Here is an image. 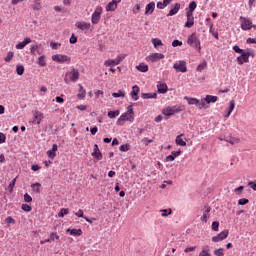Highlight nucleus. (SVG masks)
Returning <instances> with one entry per match:
<instances>
[{"mask_svg":"<svg viewBox=\"0 0 256 256\" xmlns=\"http://www.w3.org/2000/svg\"><path fill=\"white\" fill-rule=\"evenodd\" d=\"M126 121H128L129 123H133V121H135V111L133 110V105H129L126 112L120 115L116 122V125L123 127Z\"/></svg>","mask_w":256,"mask_h":256,"instance_id":"1","label":"nucleus"},{"mask_svg":"<svg viewBox=\"0 0 256 256\" xmlns=\"http://www.w3.org/2000/svg\"><path fill=\"white\" fill-rule=\"evenodd\" d=\"M65 83H77L79 81V70L72 68L71 71L67 72L64 77Z\"/></svg>","mask_w":256,"mask_h":256,"instance_id":"2","label":"nucleus"},{"mask_svg":"<svg viewBox=\"0 0 256 256\" xmlns=\"http://www.w3.org/2000/svg\"><path fill=\"white\" fill-rule=\"evenodd\" d=\"M101 15H103V7L96 6L94 12L91 15L92 25H99V22L101 21Z\"/></svg>","mask_w":256,"mask_h":256,"instance_id":"3","label":"nucleus"},{"mask_svg":"<svg viewBox=\"0 0 256 256\" xmlns=\"http://www.w3.org/2000/svg\"><path fill=\"white\" fill-rule=\"evenodd\" d=\"M185 108L182 106H168L162 110V113L166 117H171V115H175V113H180V111H184Z\"/></svg>","mask_w":256,"mask_h":256,"instance_id":"4","label":"nucleus"},{"mask_svg":"<svg viewBox=\"0 0 256 256\" xmlns=\"http://www.w3.org/2000/svg\"><path fill=\"white\" fill-rule=\"evenodd\" d=\"M188 45L191 47H195L197 51H201V41L199 40V37H197V34H192L187 39Z\"/></svg>","mask_w":256,"mask_h":256,"instance_id":"5","label":"nucleus"},{"mask_svg":"<svg viewBox=\"0 0 256 256\" xmlns=\"http://www.w3.org/2000/svg\"><path fill=\"white\" fill-rule=\"evenodd\" d=\"M125 54H120L114 60H106L104 62L105 67H115V65H119L123 59H125Z\"/></svg>","mask_w":256,"mask_h":256,"instance_id":"6","label":"nucleus"},{"mask_svg":"<svg viewBox=\"0 0 256 256\" xmlns=\"http://www.w3.org/2000/svg\"><path fill=\"white\" fill-rule=\"evenodd\" d=\"M52 61H55L56 63H71V58L67 55L63 54H55L51 57Z\"/></svg>","mask_w":256,"mask_h":256,"instance_id":"7","label":"nucleus"},{"mask_svg":"<svg viewBox=\"0 0 256 256\" xmlns=\"http://www.w3.org/2000/svg\"><path fill=\"white\" fill-rule=\"evenodd\" d=\"M240 21H241V29L243 31H249L250 29H253V22L251 21V19L241 16Z\"/></svg>","mask_w":256,"mask_h":256,"instance_id":"8","label":"nucleus"},{"mask_svg":"<svg viewBox=\"0 0 256 256\" xmlns=\"http://www.w3.org/2000/svg\"><path fill=\"white\" fill-rule=\"evenodd\" d=\"M161 59H165V55L162 53H150L146 57V61H148V63H157V61H161Z\"/></svg>","mask_w":256,"mask_h":256,"instance_id":"9","label":"nucleus"},{"mask_svg":"<svg viewBox=\"0 0 256 256\" xmlns=\"http://www.w3.org/2000/svg\"><path fill=\"white\" fill-rule=\"evenodd\" d=\"M251 55V51L247 49L244 53L236 58L238 65H243V63H249V56Z\"/></svg>","mask_w":256,"mask_h":256,"instance_id":"10","label":"nucleus"},{"mask_svg":"<svg viewBox=\"0 0 256 256\" xmlns=\"http://www.w3.org/2000/svg\"><path fill=\"white\" fill-rule=\"evenodd\" d=\"M229 237V230H224L218 235L212 237L213 243H219V241H225Z\"/></svg>","mask_w":256,"mask_h":256,"instance_id":"11","label":"nucleus"},{"mask_svg":"<svg viewBox=\"0 0 256 256\" xmlns=\"http://www.w3.org/2000/svg\"><path fill=\"white\" fill-rule=\"evenodd\" d=\"M173 69L180 71V73H187V62L183 60L176 62L173 65Z\"/></svg>","mask_w":256,"mask_h":256,"instance_id":"12","label":"nucleus"},{"mask_svg":"<svg viewBox=\"0 0 256 256\" xmlns=\"http://www.w3.org/2000/svg\"><path fill=\"white\" fill-rule=\"evenodd\" d=\"M43 119H45V115H43V112H40V111L33 112L32 123L34 125H40L41 121H43Z\"/></svg>","mask_w":256,"mask_h":256,"instance_id":"13","label":"nucleus"},{"mask_svg":"<svg viewBox=\"0 0 256 256\" xmlns=\"http://www.w3.org/2000/svg\"><path fill=\"white\" fill-rule=\"evenodd\" d=\"M75 27H77V29H80V31H89L91 30V23L85 21H77L75 23Z\"/></svg>","mask_w":256,"mask_h":256,"instance_id":"14","label":"nucleus"},{"mask_svg":"<svg viewBox=\"0 0 256 256\" xmlns=\"http://www.w3.org/2000/svg\"><path fill=\"white\" fill-rule=\"evenodd\" d=\"M180 9H181L180 3L172 4L169 10V13L167 14V17H173V15H177Z\"/></svg>","mask_w":256,"mask_h":256,"instance_id":"15","label":"nucleus"},{"mask_svg":"<svg viewBox=\"0 0 256 256\" xmlns=\"http://www.w3.org/2000/svg\"><path fill=\"white\" fill-rule=\"evenodd\" d=\"M119 3H121V0H112L110 1L106 7H105V10L107 12L109 11H115L117 9V5H119Z\"/></svg>","mask_w":256,"mask_h":256,"instance_id":"16","label":"nucleus"},{"mask_svg":"<svg viewBox=\"0 0 256 256\" xmlns=\"http://www.w3.org/2000/svg\"><path fill=\"white\" fill-rule=\"evenodd\" d=\"M91 155L94 159H97V161H101L103 159V154L101 153V150H99V145H94V150Z\"/></svg>","mask_w":256,"mask_h":256,"instance_id":"17","label":"nucleus"},{"mask_svg":"<svg viewBox=\"0 0 256 256\" xmlns=\"http://www.w3.org/2000/svg\"><path fill=\"white\" fill-rule=\"evenodd\" d=\"M187 21L185 22L184 27H187V29H191L195 25V17L193 14H186Z\"/></svg>","mask_w":256,"mask_h":256,"instance_id":"18","label":"nucleus"},{"mask_svg":"<svg viewBox=\"0 0 256 256\" xmlns=\"http://www.w3.org/2000/svg\"><path fill=\"white\" fill-rule=\"evenodd\" d=\"M139 86L134 85L132 87V91L130 92V96L134 101H139Z\"/></svg>","mask_w":256,"mask_h":256,"instance_id":"19","label":"nucleus"},{"mask_svg":"<svg viewBox=\"0 0 256 256\" xmlns=\"http://www.w3.org/2000/svg\"><path fill=\"white\" fill-rule=\"evenodd\" d=\"M29 43H31V38L26 37V38H24V40L22 42H19L16 45V49H18V50L25 49V47H27V45H29Z\"/></svg>","mask_w":256,"mask_h":256,"instance_id":"20","label":"nucleus"},{"mask_svg":"<svg viewBox=\"0 0 256 256\" xmlns=\"http://www.w3.org/2000/svg\"><path fill=\"white\" fill-rule=\"evenodd\" d=\"M57 149H58L57 144H53L52 149L47 151V155L49 159H55V157H57Z\"/></svg>","mask_w":256,"mask_h":256,"instance_id":"21","label":"nucleus"},{"mask_svg":"<svg viewBox=\"0 0 256 256\" xmlns=\"http://www.w3.org/2000/svg\"><path fill=\"white\" fill-rule=\"evenodd\" d=\"M157 89H158V93H161L162 95H165V93H167L168 91L167 84L163 82L157 83Z\"/></svg>","mask_w":256,"mask_h":256,"instance_id":"22","label":"nucleus"},{"mask_svg":"<svg viewBox=\"0 0 256 256\" xmlns=\"http://www.w3.org/2000/svg\"><path fill=\"white\" fill-rule=\"evenodd\" d=\"M153 11H155V2H150L145 7V15H153Z\"/></svg>","mask_w":256,"mask_h":256,"instance_id":"23","label":"nucleus"},{"mask_svg":"<svg viewBox=\"0 0 256 256\" xmlns=\"http://www.w3.org/2000/svg\"><path fill=\"white\" fill-rule=\"evenodd\" d=\"M67 233H70L72 237H81L83 235V230L81 229H67Z\"/></svg>","mask_w":256,"mask_h":256,"instance_id":"24","label":"nucleus"},{"mask_svg":"<svg viewBox=\"0 0 256 256\" xmlns=\"http://www.w3.org/2000/svg\"><path fill=\"white\" fill-rule=\"evenodd\" d=\"M175 143H176V145H179L180 147L187 146V142L185 140H183V134L176 136Z\"/></svg>","mask_w":256,"mask_h":256,"instance_id":"25","label":"nucleus"},{"mask_svg":"<svg viewBox=\"0 0 256 256\" xmlns=\"http://www.w3.org/2000/svg\"><path fill=\"white\" fill-rule=\"evenodd\" d=\"M234 109H235V100H231L229 103L228 112L226 114H224V117L226 119H229V117L231 116V113H233Z\"/></svg>","mask_w":256,"mask_h":256,"instance_id":"26","label":"nucleus"},{"mask_svg":"<svg viewBox=\"0 0 256 256\" xmlns=\"http://www.w3.org/2000/svg\"><path fill=\"white\" fill-rule=\"evenodd\" d=\"M179 155H181V150L173 151V152H171V155H168L166 157V161H175V159H177V157H179Z\"/></svg>","mask_w":256,"mask_h":256,"instance_id":"27","label":"nucleus"},{"mask_svg":"<svg viewBox=\"0 0 256 256\" xmlns=\"http://www.w3.org/2000/svg\"><path fill=\"white\" fill-rule=\"evenodd\" d=\"M173 0H163L162 2H157V9H165L168 5H171Z\"/></svg>","mask_w":256,"mask_h":256,"instance_id":"28","label":"nucleus"},{"mask_svg":"<svg viewBox=\"0 0 256 256\" xmlns=\"http://www.w3.org/2000/svg\"><path fill=\"white\" fill-rule=\"evenodd\" d=\"M40 48L41 45L39 44L32 45L30 48L31 55H41V51H39Z\"/></svg>","mask_w":256,"mask_h":256,"instance_id":"29","label":"nucleus"},{"mask_svg":"<svg viewBox=\"0 0 256 256\" xmlns=\"http://www.w3.org/2000/svg\"><path fill=\"white\" fill-rule=\"evenodd\" d=\"M137 71H140V73H147L149 71V65L145 63H140L138 66H136Z\"/></svg>","mask_w":256,"mask_h":256,"instance_id":"30","label":"nucleus"},{"mask_svg":"<svg viewBox=\"0 0 256 256\" xmlns=\"http://www.w3.org/2000/svg\"><path fill=\"white\" fill-rule=\"evenodd\" d=\"M184 100L187 101L188 105H198L199 99L185 96Z\"/></svg>","mask_w":256,"mask_h":256,"instance_id":"31","label":"nucleus"},{"mask_svg":"<svg viewBox=\"0 0 256 256\" xmlns=\"http://www.w3.org/2000/svg\"><path fill=\"white\" fill-rule=\"evenodd\" d=\"M86 95L87 92L85 91V88H83V85L79 84V93L77 94L78 99H85Z\"/></svg>","mask_w":256,"mask_h":256,"instance_id":"32","label":"nucleus"},{"mask_svg":"<svg viewBox=\"0 0 256 256\" xmlns=\"http://www.w3.org/2000/svg\"><path fill=\"white\" fill-rule=\"evenodd\" d=\"M151 43L154 45V48L157 49L158 47H163V41L159 38H152Z\"/></svg>","mask_w":256,"mask_h":256,"instance_id":"33","label":"nucleus"},{"mask_svg":"<svg viewBox=\"0 0 256 256\" xmlns=\"http://www.w3.org/2000/svg\"><path fill=\"white\" fill-rule=\"evenodd\" d=\"M217 96H213V95H206V97L204 98V101H206V103H217Z\"/></svg>","mask_w":256,"mask_h":256,"instance_id":"34","label":"nucleus"},{"mask_svg":"<svg viewBox=\"0 0 256 256\" xmlns=\"http://www.w3.org/2000/svg\"><path fill=\"white\" fill-rule=\"evenodd\" d=\"M195 9H197V2L195 1L190 2L189 10L186 12V14L193 15V11H195Z\"/></svg>","mask_w":256,"mask_h":256,"instance_id":"35","label":"nucleus"},{"mask_svg":"<svg viewBox=\"0 0 256 256\" xmlns=\"http://www.w3.org/2000/svg\"><path fill=\"white\" fill-rule=\"evenodd\" d=\"M36 63L39 65V67H46L47 61L45 60V55L40 56Z\"/></svg>","mask_w":256,"mask_h":256,"instance_id":"36","label":"nucleus"},{"mask_svg":"<svg viewBox=\"0 0 256 256\" xmlns=\"http://www.w3.org/2000/svg\"><path fill=\"white\" fill-rule=\"evenodd\" d=\"M142 99H157V93H142Z\"/></svg>","mask_w":256,"mask_h":256,"instance_id":"37","label":"nucleus"},{"mask_svg":"<svg viewBox=\"0 0 256 256\" xmlns=\"http://www.w3.org/2000/svg\"><path fill=\"white\" fill-rule=\"evenodd\" d=\"M210 212H211V208H207L201 217V221H204V223H207V221H209V213Z\"/></svg>","mask_w":256,"mask_h":256,"instance_id":"38","label":"nucleus"},{"mask_svg":"<svg viewBox=\"0 0 256 256\" xmlns=\"http://www.w3.org/2000/svg\"><path fill=\"white\" fill-rule=\"evenodd\" d=\"M125 95H126L125 90H118V92L112 93V97H114L115 99H118V97L124 98Z\"/></svg>","mask_w":256,"mask_h":256,"instance_id":"39","label":"nucleus"},{"mask_svg":"<svg viewBox=\"0 0 256 256\" xmlns=\"http://www.w3.org/2000/svg\"><path fill=\"white\" fill-rule=\"evenodd\" d=\"M120 113L121 111L115 110V111H109L107 115L109 119H115V117H119Z\"/></svg>","mask_w":256,"mask_h":256,"instance_id":"40","label":"nucleus"},{"mask_svg":"<svg viewBox=\"0 0 256 256\" xmlns=\"http://www.w3.org/2000/svg\"><path fill=\"white\" fill-rule=\"evenodd\" d=\"M31 189H32L33 193H40L41 184H39V183L32 184Z\"/></svg>","mask_w":256,"mask_h":256,"instance_id":"41","label":"nucleus"},{"mask_svg":"<svg viewBox=\"0 0 256 256\" xmlns=\"http://www.w3.org/2000/svg\"><path fill=\"white\" fill-rule=\"evenodd\" d=\"M16 73L17 75H23V73H25V66L18 64L16 66Z\"/></svg>","mask_w":256,"mask_h":256,"instance_id":"42","label":"nucleus"},{"mask_svg":"<svg viewBox=\"0 0 256 256\" xmlns=\"http://www.w3.org/2000/svg\"><path fill=\"white\" fill-rule=\"evenodd\" d=\"M65 215H69V209L68 208L60 209L57 217H65Z\"/></svg>","mask_w":256,"mask_h":256,"instance_id":"43","label":"nucleus"},{"mask_svg":"<svg viewBox=\"0 0 256 256\" xmlns=\"http://www.w3.org/2000/svg\"><path fill=\"white\" fill-rule=\"evenodd\" d=\"M209 27H210L209 32L211 33V35H213L215 39H219V33L213 30V24H210Z\"/></svg>","mask_w":256,"mask_h":256,"instance_id":"44","label":"nucleus"},{"mask_svg":"<svg viewBox=\"0 0 256 256\" xmlns=\"http://www.w3.org/2000/svg\"><path fill=\"white\" fill-rule=\"evenodd\" d=\"M160 212L162 217H169V215H171L172 213L171 209H162L160 210Z\"/></svg>","mask_w":256,"mask_h":256,"instance_id":"45","label":"nucleus"},{"mask_svg":"<svg viewBox=\"0 0 256 256\" xmlns=\"http://www.w3.org/2000/svg\"><path fill=\"white\" fill-rule=\"evenodd\" d=\"M14 55L15 54L13 52H8L7 56L4 58V61H6V63H10V61L13 59Z\"/></svg>","mask_w":256,"mask_h":256,"instance_id":"46","label":"nucleus"},{"mask_svg":"<svg viewBox=\"0 0 256 256\" xmlns=\"http://www.w3.org/2000/svg\"><path fill=\"white\" fill-rule=\"evenodd\" d=\"M205 67H207V62H202L200 65L197 66L196 71L201 73V71H203V69H205Z\"/></svg>","mask_w":256,"mask_h":256,"instance_id":"47","label":"nucleus"},{"mask_svg":"<svg viewBox=\"0 0 256 256\" xmlns=\"http://www.w3.org/2000/svg\"><path fill=\"white\" fill-rule=\"evenodd\" d=\"M129 149H131L129 144H124V145L120 146V151H122V153H127V151H129Z\"/></svg>","mask_w":256,"mask_h":256,"instance_id":"48","label":"nucleus"},{"mask_svg":"<svg viewBox=\"0 0 256 256\" xmlns=\"http://www.w3.org/2000/svg\"><path fill=\"white\" fill-rule=\"evenodd\" d=\"M5 222L8 224V227L10 225H15V219H13V217L11 216H8L6 219H5Z\"/></svg>","mask_w":256,"mask_h":256,"instance_id":"49","label":"nucleus"},{"mask_svg":"<svg viewBox=\"0 0 256 256\" xmlns=\"http://www.w3.org/2000/svg\"><path fill=\"white\" fill-rule=\"evenodd\" d=\"M22 211H26V213H29L31 211V206L29 204H22L21 206Z\"/></svg>","mask_w":256,"mask_h":256,"instance_id":"50","label":"nucleus"},{"mask_svg":"<svg viewBox=\"0 0 256 256\" xmlns=\"http://www.w3.org/2000/svg\"><path fill=\"white\" fill-rule=\"evenodd\" d=\"M233 51H235V53H240V55L241 54H243L246 50H243V49H241V48H239V46H233Z\"/></svg>","mask_w":256,"mask_h":256,"instance_id":"51","label":"nucleus"},{"mask_svg":"<svg viewBox=\"0 0 256 256\" xmlns=\"http://www.w3.org/2000/svg\"><path fill=\"white\" fill-rule=\"evenodd\" d=\"M33 9L34 11H41V2H34Z\"/></svg>","mask_w":256,"mask_h":256,"instance_id":"52","label":"nucleus"},{"mask_svg":"<svg viewBox=\"0 0 256 256\" xmlns=\"http://www.w3.org/2000/svg\"><path fill=\"white\" fill-rule=\"evenodd\" d=\"M50 47H51V49L57 50V49H59V47H61V44H59L57 42H51Z\"/></svg>","mask_w":256,"mask_h":256,"instance_id":"53","label":"nucleus"},{"mask_svg":"<svg viewBox=\"0 0 256 256\" xmlns=\"http://www.w3.org/2000/svg\"><path fill=\"white\" fill-rule=\"evenodd\" d=\"M49 239H50V241H55V239L59 240V235H57L56 232H52L50 234V238Z\"/></svg>","mask_w":256,"mask_h":256,"instance_id":"54","label":"nucleus"},{"mask_svg":"<svg viewBox=\"0 0 256 256\" xmlns=\"http://www.w3.org/2000/svg\"><path fill=\"white\" fill-rule=\"evenodd\" d=\"M249 203V199L247 198H242L238 200V205H247Z\"/></svg>","mask_w":256,"mask_h":256,"instance_id":"55","label":"nucleus"},{"mask_svg":"<svg viewBox=\"0 0 256 256\" xmlns=\"http://www.w3.org/2000/svg\"><path fill=\"white\" fill-rule=\"evenodd\" d=\"M24 201L25 203H31L33 201V198L29 194H24Z\"/></svg>","mask_w":256,"mask_h":256,"instance_id":"56","label":"nucleus"},{"mask_svg":"<svg viewBox=\"0 0 256 256\" xmlns=\"http://www.w3.org/2000/svg\"><path fill=\"white\" fill-rule=\"evenodd\" d=\"M214 255H216V256H225V254L223 253V248L215 250Z\"/></svg>","mask_w":256,"mask_h":256,"instance_id":"57","label":"nucleus"},{"mask_svg":"<svg viewBox=\"0 0 256 256\" xmlns=\"http://www.w3.org/2000/svg\"><path fill=\"white\" fill-rule=\"evenodd\" d=\"M212 230H213V231H219V222L214 221V222L212 223Z\"/></svg>","mask_w":256,"mask_h":256,"instance_id":"58","label":"nucleus"},{"mask_svg":"<svg viewBox=\"0 0 256 256\" xmlns=\"http://www.w3.org/2000/svg\"><path fill=\"white\" fill-rule=\"evenodd\" d=\"M199 109H205V99L199 100V103L197 104Z\"/></svg>","mask_w":256,"mask_h":256,"instance_id":"59","label":"nucleus"},{"mask_svg":"<svg viewBox=\"0 0 256 256\" xmlns=\"http://www.w3.org/2000/svg\"><path fill=\"white\" fill-rule=\"evenodd\" d=\"M181 45H183V42H181L179 40H174L172 42V47H181Z\"/></svg>","mask_w":256,"mask_h":256,"instance_id":"60","label":"nucleus"},{"mask_svg":"<svg viewBox=\"0 0 256 256\" xmlns=\"http://www.w3.org/2000/svg\"><path fill=\"white\" fill-rule=\"evenodd\" d=\"M76 217H82V219H85V215L83 213V211L81 209H79L76 213H75Z\"/></svg>","mask_w":256,"mask_h":256,"instance_id":"61","label":"nucleus"},{"mask_svg":"<svg viewBox=\"0 0 256 256\" xmlns=\"http://www.w3.org/2000/svg\"><path fill=\"white\" fill-rule=\"evenodd\" d=\"M70 43L75 44L77 43V36L75 34H72L70 37Z\"/></svg>","mask_w":256,"mask_h":256,"instance_id":"62","label":"nucleus"},{"mask_svg":"<svg viewBox=\"0 0 256 256\" xmlns=\"http://www.w3.org/2000/svg\"><path fill=\"white\" fill-rule=\"evenodd\" d=\"M142 143H144V145H149V143H153V139L149 140V138H143Z\"/></svg>","mask_w":256,"mask_h":256,"instance_id":"63","label":"nucleus"},{"mask_svg":"<svg viewBox=\"0 0 256 256\" xmlns=\"http://www.w3.org/2000/svg\"><path fill=\"white\" fill-rule=\"evenodd\" d=\"M199 256H211V254L209 253V251L207 250H202L199 254Z\"/></svg>","mask_w":256,"mask_h":256,"instance_id":"64","label":"nucleus"}]
</instances>
